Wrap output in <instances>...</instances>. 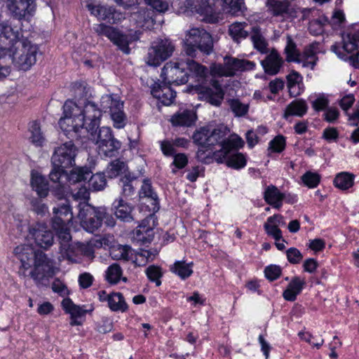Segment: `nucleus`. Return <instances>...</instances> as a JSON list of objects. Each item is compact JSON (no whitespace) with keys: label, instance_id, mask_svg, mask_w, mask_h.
<instances>
[{"label":"nucleus","instance_id":"f257e3e1","mask_svg":"<svg viewBox=\"0 0 359 359\" xmlns=\"http://www.w3.org/2000/svg\"><path fill=\"white\" fill-rule=\"evenodd\" d=\"M101 117L102 110L94 102L86 100L81 109L73 100H67L58 123L67 138L81 140L86 135H95Z\"/></svg>","mask_w":359,"mask_h":359},{"label":"nucleus","instance_id":"f03ea898","mask_svg":"<svg viewBox=\"0 0 359 359\" xmlns=\"http://www.w3.org/2000/svg\"><path fill=\"white\" fill-rule=\"evenodd\" d=\"M20 41V32L12 27L8 20L0 21V58L1 63L13 64L18 70L27 71L36 62L39 48L27 39L22 42V48L18 51L16 44Z\"/></svg>","mask_w":359,"mask_h":359},{"label":"nucleus","instance_id":"7ed1b4c3","mask_svg":"<svg viewBox=\"0 0 359 359\" xmlns=\"http://www.w3.org/2000/svg\"><path fill=\"white\" fill-rule=\"evenodd\" d=\"M138 208L140 212L146 215L134 232V238L142 245L150 243L154 236V228L150 226L153 220V226H156L157 220L156 213L160 209V201L157 193L154 191L151 179L147 177L142 181L140 190L137 192Z\"/></svg>","mask_w":359,"mask_h":359},{"label":"nucleus","instance_id":"20e7f679","mask_svg":"<svg viewBox=\"0 0 359 359\" xmlns=\"http://www.w3.org/2000/svg\"><path fill=\"white\" fill-rule=\"evenodd\" d=\"M17 258L21 265L18 270L20 277L30 276L36 285L44 279L54 276L53 261L41 250H34L29 245H20L14 249Z\"/></svg>","mask_w":359,"mask_h":359},{"label":"nucleus","instance_id":"39448f33","mask_svg":"<svg viewBox=\"0 0 359 359\" xmlns=\"http://www.w3.org/2000/svg\"><path fill=\"white\" fill-rule=\"evenodd\" d=\"M62 184H59L56 188L53 190V195L61 200L53 209V217L51 219V226L55 231L56 235L61 241V245H68L67 255L72 252L70 244L72 240L69 224L73 219V212L68 199L65 198V192Z\"/></svg>","mask_w":359,"mask_h":359},{"label":"nucleus","instance_id":"423d86ee","mask_svg":"<svg viewBox=\"0 0 359 359\" xmlns=\"http://www.w3.org/2000/svg\"><path fill=\"white\" fill-rule=\"evenodd\" d=\"M70 140L61 144L55 148L51 157L52 170L49 174V179L52 182L58 181L60 177L65 176V170L73 168L75 165V158L78 149L74 141H78L75 138H69Z\"/></svg>","mask_w":359,"mask_h":359},{"label":"nucleus","instance_id":"0eeeda50","mask_svg":"<svg viewBox=\"0 0 359 359\" xmlns=\"http://www.w3.org/2000/svg\"><path fill=\"white\" fill-rule=\"evenodd\" d=\"M188 38L184 41L182 50L188 57H196L198 52L209 55L213 51L214 44L212 35L203 29L195 28L190 30Z\"/></svg>","mask_w":359,"mask_h":359},{"label":"nucleus","instance_id":"6e6552de","mask_svg":"<svg viewBox=\"0 0 359 359\" xmlns=\"http://www.w3.org/2000/svg\"><path fill=\"white\" fill-rule=\"evenodd\" d=\"M229 133V129L227 126L224 125H219L210 132V148L215 145L220 146V149L213 151L212 158L216 156L219 157L221 160L220 156L222 154H226L233 148L238 147L242 145L243 139L237 134L231 135L227 137Z\"/></svg>","mask_w":359,"mask_h":359},{"label":"nucleus","instance_id":"1a4fd4ad","mask_svg":"<svg viewBox=\"0 0 359 359\" xmlns=\"http://www.w3.org/2000/svg\"><path fill=\"white\" fill-rule=\"evenodd\" d=\"M89 139L96 140V144L98 145L99 154L106 157H114L118 154L121 143L116 140L113 134L112 130L109 127H101L95 135H86Z\"/></svg>","mask_w":359,"mask_h":359},{"label":"nucleus","instance_id":"9d476101","mask_svg":"<svg viewBox=\"0 0 359 359\" xmlns=\"http://www.w3.org/2000/svg\"><path fill=\"white\" fill-rule=\"evenodd\" d=\"M187 71V65L185 64L184 60L170 61L164 65L160 76L167 84L180 86L188 82Z\"/></svg>","mask_w":359,"mask_h":359},{"label":"nucleus","instance_id":"9b49d317","mask_svg":"<svg viewBox=\"0 0 359 359\" xmlns=\"http://www.w3.org/2000/svg\"><path fill=\"white\" fill-rule=\"evenodd\" d=\"M78 217L83 229L93 233L101 227L105 216V211L96 208L88 203L79 204Z\"/></svg>","mask_w":359,"mask_h":359},{"label":"nucleus","instance_id":"f8f14e48","mask_svg":"<svg viewBox=\"0 0 359 359\" xmlns=\"http://www.w3.org/2000/svg\"><path fill=\"white\" fill-rule=\"evenodd\" d=\"M102 110L109 113L116 128H123L126 125L127 117L123 111V102L119 99L114 98L112 95L102 97L100 101Z\"/></svg>","mask_w":359,"mask_h":359},{"label":"nucleus","instance_id":"ddd939ff","mask_svg":"<svg viewBox=\"0 0 359 359\" xmlns=\"http://www.w3.org/2000/svg\"><path fill=\"white\" fill-rule=\"evenodd\" d=\"M175 50V46L168 39H160L152 43L148 53V64L158 67L168 59Z\"/></svg>","mask_w":359,"mask_h":359},{"label":"nucleus","instance_id":"4468645a","mask_svg":"<svg viewBox=\"0 0 359 359\" xmlns=\"http://www.w3.org/2000/svg\"><path fill=\"white\" fill-rule=\"evenodd\" d=\"M341 43L335 42L331 46L330 50L334 53L338 57L343 60L346 53H351L359 48V29L353 32L348 31L347 33H342Z\"/></svg>","mask_w":359,"mask_h":359},{"label":"nucleus","instance_id":"2eb2a0df","mask_svg":"<svg viewBox=\"0 0 359 359\" xmlns=\"http://www.w3.org/2000/svg\"><path fill=\"white\" fill-rule=\"evenodd\" d=\"M96 32L100 36H104L108 38L123 52L129 53L130 48L128 36L119 31L117 28L104 23H101L98 25L96 29Z\"/></svg>","mask_w":359,"mask_h":359},{"label":"nucleus","instance_id":"dca6fc26","mask_svg":"<svg viewBox=\"0 0 359 359\" xmlns=\"http://www.w3.org/2000/svg\"><path fill=\"white\" fill-rule=\"evenodd\" d=\"M88 8L92 15L111 25L118 24L125 19V13L114 6L88 4Z\"/></svg>","mask_w":359,"mask_h":359},{"label":"nucleus","instance_id":"f3484780","mask_svg":"<svg viewBox=\"0 0 359 359\" xmlns=\"http://www.w3.org/2000/svg\"><path fill=\"white\" fill-rule=\"evenodd\" d=\"M29 235L36 246L48 250L54 243V233L46 224L36 222L29 228Z\"/></svg>","mask_w":359,"mask_h":359},{"label":"nucleus","instance_id":"a211bd4d","mask_svg":"<svg viewBox=\"0 0 359 359\" xmlns=\"http://www.w3.org/2000/svg\"><path fill=\"white\" fill-rule=\"evenodd\" d=\"M245 146V142L243 140L242 145L235 147L220 156L221 160L218 156L215 157L213 159L219 164L224 163L229 168L234 170H241L245 168L247 165V156L245 154L239 151Z\"/></svg>","mask_w":359,"mask_h":359},{"label":"nucleus","instance_id":"6ab92c4d","mask_svg":"<svg viewBox=\"0 0 359 359\" xmlns=\"http://www.w3.org/2000/svg\"><path fill=\"white\" fill-rule=\"evenodd\" d=\"M6 6L11 15L20 20L33 16L36 10L34 0H8Z\"/></svg>","mask_w":359,"mask_h":359},{"label":"nucleus","instance_id":"aec40b11","mask_svg":"<svg viewBox=\"0 0 359 359\" xmlns=\"http://www.w3.org/2000/svg\"><path fill=\"white\" fill-rule=\"evenodd\" d=\"M224 67L221 72V75L225 76H233L236 72H245L254 70L256 64L253 61L238 59L233 57H226L224 58Z\"/></svg>","mask_w":359,"mask_h":359},{"label":"nucleus","instance_id":"412c9836","mask_svg":"<svg viewBox=\"0 0 359 359\" xmlns=\"http://www.w3.org/2000/svg\"><path fill=\"white\" fill-rule=\"evenodd\" d=\"M163 79L155 82L151 88V94L165 106H170L175 100L177 93L171 86L167 84Z\"/></svg>","mask_w":359,"mask_h":359},{"label":"nucleus","instance_id":"4be33fe9","mask_svg":"<svg viewBox=\"0 0 359 359\" xmlns=\"http://www.w3.org/2000/svg\"><path fill=\"white\" fill-rule=\"evenodd\" d=\"M210 84L211 87L201 85L198 86L197 87L198 92L210 104L215 106H219L224 99V92L220 83L217 80L212 79Z\"/></svg>","mask_w":359,"mask_h":359},{"label":"nucleus","instance_id":"5701e85b","mask_svg":"<svg viewBox=\"0 0 359 359\" xmlns=\"http://www.w3.org/2000/svg\"><path fill=\"white\" fill-rule=\"evenodd\" d=\"M62 306L66 313L70 315V325H81L82 323L77 319L85 317L87 313H90L93 311L92 307L90 309H86V305H76L69 297L65 298L62 301Z\"/></svg>","mask_w":359,"mask_h":359},{"label":"nucleus","instance_id":"b1692460","mask_svg":"<svg viewBox=\"0 0 359 359\" xmlns=\"http://www.w3.org/2000/svg\"><path fill=\"white\" fill-rule=\"evenodd\" d=\"M90 174H92V170L90 167H77L74 168L69 173L67 170H65V176L60 177L58 181L55 182L59 184H65L69 182V184H74L79 182H88Z\"/></svg>","mask_w":359,"mask_h":359},{"label":"nucleus","instance_id":"393cba45","mask_svg":"<svg viewBox=\"0 0 359 359\" xmlns=\"http://www.w3.org/2000/svg\"><path fill=\"white\" fill-rule=\"evenodd\" d=\"M266 7L274 17H294L296 14L288 0H267Z\"/></svg>","mask_w":359,"mask_h":359},{"label":"nucleus","instance_id":"a878e982","mask_svg":"<svg viewBox=\"0 0 359 359\" xmlns=\"http://www.w3.org/2000/svg\"><path fill=\"white\" fill-rule=\"evenodd\" d=\"M139 176L130 171L121 176L118 180V185L121 187V195L122 198L133 199L137 194L136 182Z\"/></svg>","mask_w":359,"mask_h":359},{"label":"nucleus","instance_id":"bb28decb","mask_svg":"<svg viewBox=\"0 0 359 359\" xmlns=\"http://www.w3.org/2000/svg\"><path fill=\"white\" fill-rule=\"evenodd\" d=\"M111 210L116 217L124 222H130L133 219L134 206L126 201L123 198H116L112 203Z\"/></svg>","mask_w":359,"mask_h":359},{"label":"nucleus","instance_id":"cd10ccee","mask_svg":"<svg viewBox=\"0 0 359 359\" xmlns=\"http://www.w3.org/2000/svg\"><path fill=\"white\" fill-rule=\"evenodd\" d=\"M284 223V217L280 214H275L267 218L266 222L264 224V229L266 233L273 238L276 241L282 240L285 242L283 238V233L281 229L278 227L279 225Z\"/></svg>","mask_w":359,"mask_h":359},{"label":"nucleus","instance_id":"c85d7f7f","mask_svg":"<svg viewBox=\"0 0 359 359\" xmlns=\"http://www.w3.org/2000/svg\"><path fill=\"white\" fill-rule=\"evenodd\" d=\"M306 280L300 276L292 277L285 290L283 292V297L285 301L294 302L297 296L302 293L306 286Z\"/></svg>","mask_w":359,"mask_h":359},{"label":"nucleus","instance_id":"c756f323","mask_svg":"<svg viewBox=\"0 0 359 359\" xmlns=\"http://www.w3.org/2000/svg\"><path fill=\"white\" fill-rule=\"evenodd\" d=\"M284 61L276 50L271 53L261 61V65L268 75H276L282 67Z\"/></svg>","mask_w":359,"mask_h":359},{"label":"nucleus","instance_id":"7c9ffc66","mask_svg":"<svg viewBox=\"0 0 359 359\" xmlns=\"http://www.w3.org/2000/svg\"><path fill=\"white\" fill-rule=\"evenodd\" d=\"M30 184L39 198H46L49 193V183L46 178L37 171L31 172Z\"/></svg>","mask_w":359,"mask_h":359},{"label":"nucleus","instance_id":"2f4dec72","mask_svg":"<svg viewBox=\"0 0 359 359\" xmlns=\"http://www.w3.org/2000/svg\"><path fill=\"white\" fill-rule=\"evenodd\" d=\"M263 198L266 203L273 208L280 210L283 206V192L273 184H270L265 188Z\"/></svg>","mask_w":359,"mask_h":359},{"label":"nucleus","instance_id":"473e14b6","mask_svg":"<svg viewBox=\"0 0 359 359\" xmlns=\"http://www.w3.org/2000/svg\"><path fill=\"white\" fill-rule=\"evenodd\" d=\"M218 1L219 0H198L197 12L203 15L205 20L214 22L217 20L216 4Z\"/></svg>","mask_w":359,"mask_h":359},{"label":"nucleus","instance_id":"72a5a7b5","mask_svg":"<svg viewBox=\"0 0 359 359\" xmlns=\"http://www.w3.org/2000/svg\"><path fill=\"white\" fill-rule=\"evenodd\" d=\"M130 171L126 162L120 158H116L110 161L104 170L108 179L120 178L121 175Z\"/></svg>","mask_w":359,"mask_h":359},{"label":"nucleus","instance_id":"f704fd0d","mask_svg":"<svg viewBox=\"0 0 359 359\" xmlns=\"http://www.w3.org/2000/svg\"><path fill=\"white\" fill-rule=\"evenodd\" d=\"M29 141L36 147H41L46 142V137L38 120L30 121L28 124Z\"/></svg>","mask_w":359,"mask_h":359},{"label":"nucleus","instance_id":"c9c22d12","mask_svg":"<svg viewBox=\"0 0 359 359\" xmlns=\"http://www.w3.org/2000/svg\"><path fill=\"white\" fill-rule=\"evenodd\" d=\"M194 262L187 263L184 260L175 261L170 265L169 270L171 273L177 276L181 280H187L194 273Z\"/></svg>","mask_w":359,"mask_h":359},{"label":"nucleus","instance_id":"e433bc0d","mask_svg":"<svg viewBox=\"0 0 359 359\" xmlns=\"http://www.w3.org/2000/svg\"><path fill=\"white\" fill-rule=\"evenodd\" d=\"M196 120V116L194 112L191 110L185 109L182 112H177L171 117L170 121L173 126L189 127L194 124Z\"/></svg>","mask_w":359,"mask_h":359},{"label":"nucleus","instance_id":"4c0bfd02","mask_svg":"<svg viewBox=\"0 0 359 359\" xmlns=\"http://www.w3.org/2000/svg\"><path fill=\"white\" fill-rule=\"evenodd\" d=\"M308 111L306 102L303 99H297L292 101L285 108L284 117L287 118L289 116H304Z\"/></svg>","mask_w":359,"mask_h":359},{"label":"nucleus","instance_id":"58836bf2","mask_svg":"<svg viewBox=\"0 0 359 359\" xmlns=\"http://www.w3.org/2000/svg\"><path fill=\"white\" fill-rule=\"evenodd\" d=\"M185 64L187 65L188 79L189 77L197 78V79H205L208 76V68L194 61V60L187 59L184 60Z\"/></svg>","mask_w":359,"mask_h":359},{"label":"nucleus","instance_id":"ea45409f","mask_svg":"<svg viewBox=\"0 0 359 359\" xmlns=\"http://www.w3.org/2000/svg\"><path fill=\"white\" fill-rule=\"evenodd\" d=\"M251 41L254 48L262 54H266L269 52L268 43L263 36L261 29L258 26L251 28Z\"/></svg>","mask_w":359,"mask_h":359},{"label":"nucleus","instance_id":"a19ab883","mask_svg":"<svg viewBox=\"0 0 359 359\" xmlns=\"http://www.w3.org/2000/svg\"><path fill=\"white\" fill-rule=\"evenodd\" d=\"M210 132V129L208 126L201 127L197 129L192 135L194 143L206 150L210 149V142H209Z\"/></svg>","mask_w":359,"mask_h":359},{"label":"nucleus","instance_id":"79ce46f5","mask_svg":"<svg viewBox=\"0 0 359 359\" xmlns=\"http://www.w3.org/2000/svg\"><path fill=\"white\" fill-rule=\"evenodd\" d=\"M355 177V175L353 173L341 172L335 176L333 184L336 188L346 191L354 185Z\"/></svg>","mask_w":359,"mask_h":359},{"label":"nucleus","instance_id":"37998d69","mask_svg":"<svg viewBox=\"0 0 359 359\" xmlns=\"http://www.w3.org/2000/svg\"><path fill=\"white\" fill-rule=\"evenodd\" d=\"M223 6L227 13L233 16H239L244 14L247 10L245 0H222Z\"/></svg>","mask_w":359,"mask_h":359},{"label":"nucleus","instance_id":"c03bdc74","mask_svg":"<svg viewBox=\"0 0 359 359\" xmlns=\"http://www.w3.org/2000/svg\"><path fill=\"white\" fill-rule=\"evenodd\" d=\"M246 26V22H234L230 25L229 34L233 41L240 43L248 36L249 32L245 29Z\"/></svg>","mask_w":359,"mask_h":359},{"label":"nucleus","instance_id":"a18cd8bd","mask_svg":"<svg viewBox=\"0 0 359 359\" xmlns=\"http://www.w3.org/2000/svg\"><path fill=\"white\" fill-rule=\"evenodd\" d=\"M284 53L286 55V61L287 62H302V60L299 58L300 52L297 47L296 43L290 36L287 38V43L284 49Z\"/></svg>","mask_w":359,"mask_h":359},{"label":"nucleus","instance_id":"49530a36","mask_svg":"<svg viewBox=\"0 0 359 359\" xmlns=\"http://www.w3.org/2000/svg\"><path fill=\"white\" fill-rule=\"evenodd\" d=\"M145 274L151 283H154L156 287L162 284L161 278L163 276V271L161 266L156 264H151L145 269Z\"/></svg>","mask_w":359,"mask_h":359},{"label":"nucleus","instance_id":"de8ad7c7","mask_svg":"<svg viewBox=\"0 0 359 359\" xmlns=\"http://www.w3.org/2000/svg\"><path fill=\"white\" fill-rule=\"evenodd\" d=\"M107 176L104 172L90 174L88 180L89 187L94 191H101L107 186Z\"/></svg>","mask_w":359,"mask_h":359},{"label":"nucleus","instance_id":"09e8293b","mask_svg":"<svg viewBox=\"0 0 359 359\" xmlns=\"http://www.w3.org/2000/svg\"><path fill=\"white\" fill-rule=\"evenodd\" d=\"M123 271L118 264H112L106 271V280L111 285L117 284L122 276Z\"/></svg>","mask_w":359,"mask_h":359},{"label":"nucleus","instance_id":"8fccbe9b","mask_svg":"<svg viewBox=\"0 0 359 359\" xmlns=\"http://www.w3.org/2000/svg\"><path fill=\"white\" fill-rule=\"evenodd\" d=\"M172 158L173 161L170 164V168L173 174H176L179 170L185 168L189 163L188 156L184 153H176Z\"/></svg>","mask_w":359,"mask_h":359},{"label":"nucleus","instance_id":"3c124183","mask_svg":"<svg viewBox=\"0 0 359 359\" xmlns=\"http://www.w3.org/2000/svg\"><path fill=\"white\" fill-rule=\"evenodd\" d=\"M286 147V138L283 135H278L269 143L268 150L271 153L280 154Z\"/></svg>","mask_w":359,"mask_h":359},{"label":"nucleus","instance_id":"603ef678","mask_svg":"<svg viewBox=\"0 0 359 359\" xmlns=\"http://www.w3.org/2000/svg\"><path fill=\"white\" fill-rule=\"evenodd\" d=\"M301 180L306 187L309 189H314L320 184L321 177L317 172L307 171L301 177Z\"/></svg>","mask_w":359,"mask_h":359},{"label":"nucleus","instance_id":"864d4df0","mask_svg":"<svg viewBox=\"0 0 359 359\" xmlns=\"http://www.w3.org/2000/svg\"><path fill=\"white\" fill-rule=\"evenodd\" d=\"M283 273V269L279 265L270 264L264 268V273L265 278L269 281L273 282L278 279Z\"/></svg>","mask_w":359,"mask_h":359},{"label":"nucleus","instance_id":"5fc2aeb1","mask_svg":"<svg viewBox=\"0 0 359 359\" xmlns=\"http://www.w3.org/2000/svg\"><path fill=\"white\" fill-rule=\"evenodd\" d=\"M229 105L234 115L238 117L244 116L249 110V106L242 103L238 99L231 100Z\"/></svg>","mask_w":359,"mask_h":359},{"label":"nucleus","instance_id":"6e6d98bb","mask_svg":"<svg viewBox=\"0 0 359 359\" xmlns=\"http://www.w3.org/2000/svg\"><path fill=\"white\" fill-rule=\"evenodd\" d=\"M43 198H33L30 201L31 208L38 216L43 217L48 212V208L42 201Z\"/></svg>","mask_w":359,"mask_h":359},{"label":"nucleus","instance_id":"4d7b16f0","mask_svg":"<svg viewBox=\"0 0 359 359\" xmlns=\"http://www.w3.org/2000/svg\"><path fill=\"white\" fill-rule=\"evenodd\" d=\"M327 23H329V20L327 17H325L323 20L320 19L312 20L310 22L309 26V31L310 34L314 36L321 34L323 32L324 27Z\"/></svg>","mask_w":359,"mask_h":359},{"label":"nucleus","instance_id":"13d9d810","mask_svg":"<svg viewBox=\"0 0 359 359\" xmlns=\"http://www.w3.org/2000/svg\"><path fill=\"white\" fill-rule=\"evenodd\" d=\"M113 295V301L112 304L115 306H118L119 309H110L111 311L117 312L121 311L122 313H125L128 310V305L126 303L124 296L121 292H112Z\"/></svg>","mask_w":359,"mask_h":359},{"label":"nucleus","instance_id":"bf43d9fd","mask_svg":"<svg viewBox=\"0 0 359 359\" xmlns=\"http://www.w3.org/2000/svg\"><path fill=\"white\" fill-rule=\"evenodd\" d=\"M305 329L306 328L304 327V330H302L298 332L297 335H298L299 338L302 341H304L309 344L313 347H315L317 349H320L322 347V346L324 344V342H325L324 339L320 338V340L316 342H311V339L313 338V336L311 332H306Z\"/></svg>","mask_w":359,"mask_h":359},{"label":"nucleus","instance_id":"052dcab7","mask_svg":"<svg viewBox=\"0 0 359 359\" xmlns=\"http://www.w3.org/2000/svg\"><path fill=\"white\" fill-rule=\"evenodd\" d=\"M159 145L163 155L165 157H172L177 153L172 141L163 140L159 142Z\"/></svg>","mask_w":359,"mask_h":359},{"label":"nucleus","instance_id":"680f3d73","mask_svg":"<svg viewBox=\"0 0 359 359\" xmlns=\"http://www.w3.org/2000/svg\"><path fill=\"white\" fill-rule=\"evenodd\" d=\"M287 261L292 264H299L303 259L302 252L296 248H290L286 250Z\"/></svg>","mask_w":359,"mask_h":359},{"label":"nucleus","instance_id":"e2e57ef3","mask_svg":"<svg viewBox=\"0 0 359 359\" xmlns=\"http://www.w3.org/2000/svg\"><path fill=\"white\" fill-rule=\"evenodd\" d=\"M146 4L158 13H165L169 8V4L165 0H149Z\"/></svg>","mask_w":359,"mask_h":359},{"label":"nucleus","instance_id":"0e129e2a","mask_svg":"<svg viewBox=\"0 0 359 359\" xmlns=\"http://www.w3.org/2000/svg\"><path fill=\"white\" fill-rule=\"evenodd\" d=\"M312 107L317 111H322L328 107L329 100L324 95H319L315 100L312 102Z\"/></svg>","mask_w":359,"mask_h":359},{"label":"nucleus","instance_id":"69168bd1","mask_svg":"<svg viewBox=\"0 0 359 359\" xmlns=\"http://www.w3.org/2000/svg\"><path fill=\"white\" fill-rule=\"evenodd\" d=\"M339 131L334 127H327L323 130V138L328 142H337L339 139Z\"/></svg>","mask_w":359,"mask_h":359},{"label":"nucleus","instance_id":"338daca9","mask_svg":"<svg viewBox=\"0 0 359 359\" xmlns=\"http://www.w3.org/2000/svg\"><path fill=\"white\" fill-rule=\"evenodd\" d=\"M94 281L93 276L88 272L82 273L78 278L79 285L81 289L89 288Z\"/></svg>","mask_w":359,"mask_h":359},{"label":"nucleus","instance_id":"774afa93","mask_svg":"<svg viewBox=\"0 0 359 359\" xmlns=\"http://www.w3.org/2000/svg\"><path fill=\"white\" fill-rule=\"evenodd\" d=\"M318 266L319 264L317 259L314 258H308L304 260L302 267L304 271L309 273H313L314 272H316Z\"/></svg>","mask_w":359,"mask_h":359}]
</instances>
